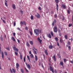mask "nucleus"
<instances>
[{
	"label": "nucleus",
	"instance_id": "nucleus-27",
	"mask_svg": "<svg viewBox=\"0 0 73 73\" xmlns=\"http://www.w3.org/2000/svg\"><path fill=\"white\" fill-rule=\"evenodd\" d=\"M26 45L27 46H29V43L28 42L27 43Z\"/></svg>",
	"mask_w": 73,
	"mask_h": 73
},
{
	"label": "nucleus",
	"instance_id": "nucleus-20",
	"mask_svg": "<svg viewBox=\"0 0 73 73\" xmlns=\"http://www.w3.org/2000/svg\"><path fill=\"white\" fill-rule=\"evenodd\" d=\"M45 52L46 54L47 55V56H48V51H47V50H45Z\"/></svg>",
	"mask_w": 73,
	"mask_h": 73
},
{
	"label": "nucleus",
	"instance_id": "nucleus-59",
	"mask_svg": "<svg viewBox=\"0 0 73 73\" xmlns=\"http://www.w3.org/2000/svg\"><path fill=\"white\" fill-rule=\"evenodd\" d=\"M10 71L11 72V73H12V69H11V68L10 69Z\"/></svg>",
	"mask_w": 73,
	"mask_h": 73
},
{
	"label": "nucleus",
	"instance_id": "nucleus-42",
	"mask_svg": "<svg viewBox=\"0 0 73 73\" xmlns=\"http://www.w3.org/2000/svg\"><path fill=\"white\" fill-rule=\"evenodd\" d=\"M25 30H28V27H27L26 26V27H25Z\"/></svg>",
	"mask_w": 73,
	"mask_h": 73
},
{
	"label": "nucleus",
	"instance_id": "nucleus-23",
	"mask_svg": "<svg viewBox=\"0 0 73 73\" xmlns=\"http://www.w3.org/2000/svg\"><path fill=\"white\" fill-rule=\"evenodd\" d=\"M27 67L29 69H31V66L29 64H28L27 65Z\"/></svg>",
	"mask_w": 73,
	"mask_h": 73
},
{
	"label": "nucleus",
	"instance_id": "nucleus-53",
	"mask_svg": "<svg viewBox=\"0 0 73 73\" xmlns=\"http://www.w3.org/2000/svg\"><path fill=\"white\" fill-rule=\"evenodd\" d=\"M17 30H19V31H20V29L19 27L17 28Z\"/></svg>",
	"mask_w": 73,
	"mask_h": 73
},
{
	"label": "nucleus",
	"instance_id": "nucleus-5",
	"mask_svg": "<svg viewBox=\"0 0 73 73\" xmlns=\"http://www.w3.org/2000/svg\"><path fill=\"white\" fill-rule=\"evenodd\" d=\"M49 68L51 71L52 72V73H54L53 68H52L51 66H50Z\"/></svg>",
	"mask_w": 73,
	"mask_h": 73
},
{
	"label": "nucleus",
	"instance_id": "nucleus-63",
	"mask_svg": "<svg viewBox=\"0 0 73 73\" xmlns=\"http://www.w3.org/2000/svg\"><path fill=\"white\" fill-rule=\"evenodd\" d=\"M31 51H29V54H31Z\"/></svg>",
	"mask_w": 73,
	"mask_h": 73
},
{
	"label": "nucleus",
	"instance_id": "nucleus-39",
	"mask_svg": "<svg viewBox=\"0 0 73 73\" xmlns=\"http://www.w3.org/2000/svg\"><path fill=\"white\" fill-rule=\"evenodd\" d=\"M68 50H70L71 48V47H70V46H69L68 47Z\"/></svg>",
	"mask_w": 73,
	"mask_h": 73
},
{
	"label": "nucleus",
	"instance_id": "nucleus-50",
	"mask_svg": "<svg viewBox=\"0 0 73 73\" xmlns=\"http://www.w3.org/2000/svg\"><path fill=\"white\" fill-rule=\"evenodd\" d=\"M2 21H3V23H5V20H4V19H3V20Z\"/></svg>",
	"mask_w": 73,
	"mask_h": 73
},
{
	"label": "nucleus",
	"instance_id": "nucleus-41",
	"mask_svg": "<svg viewBox=\"0 0 73 73\" xmlns=\"http://www.w3.org/2000/svg\"><path fill=\"white\" fill-rule=\"evenodd\" d=\"M20 12L21 14H23V11H22L20 10Z\"/></svg>",
	"mask_w": 73,
	"mask_h": 73
},
{
	"label": "nucleus",
	"instance_id": "nucleus-21",
	"mask_svg": "<svg viewBox=\"0 0 73 73\" xmlns=\"http://www.w3.org/2000/svg\"><path fill=\"white\" fill-rule=\"evenodd\" d=\"M20 58L21 60H23V56L22 55H21V54L20 55Z\"/></svg>",
	"mask_w": 73,
	"mask_h": 73
},
{
	"label": "nucleus",
	"instance_id": "nucleus-32",
	"mask_svg": "<svg viewBox=\"0 0 73 73\" xmlns=\"http://www.w3.org/2000/svg\"><path fill=\"white\" fill-rule=\"evenodd\" d=\"M30 44H31V45H33V41H30Z\"/></svg>",
	"mask_w": 73,
	"mask_h": 73
},
{
	"label": "nucleus",
	"instance_id": "nucleus-45",
	"mask_svg": "<svg viewBox=\"0 0 73 73\" xmlns=\"http://www.w3.org/2000/svg\"><path fill=\"white\" fill-rule=\"evenodd\" d=\"M23 23H24V22L21 21L20 22V24H23Z\"/></svg>",
	"mask_w": 73,
	"mask_h": 73
},
{
	"label": "nucleus",
	"instance_id": "nucleus-30",
	"mask_svg": "<svg viewBox=\"0 0 73 73\" xmlns=\"http://www.w3.org/2000/svg\"><path fill=\"white\" fill-rule=\"evenodd\" d=\"M55 40L56 41H58V38L57 37H56L55 38Z\"/></svg>",
	"mask_w": 73,
	"mask_h": 73
},
{
	"label": "nucleus",
	"instance_id": "nucleus-37",
	"mask_svg": "<svg viewBox=\"0 0 73 73\" xmlns=\"http://www.w3.org/2000/svg\"><path fill=\"white\" fill-rule=\"evenodd\" d=\"M6 49L7 50H10V49L9 47L6 48Z\"/></svg>",
	"mask_w": 73,
	"mask_h": 73
},
{
	"label": "nucleus",
	"instance_id": "nucleus-33",
	"mask_svg": "<svg viewBox=\"0 0 73 73\" xmlns=\"http://www.w3.org/2000/svg\"><path fill=\"white\" fill-rule=\"evenodd\" d=\"M12 70L13 72L14 73H15V72H16V71L15 70V69H12Z\"/></svg>",
	"mask_w": 73,
	"mask_h": 73
},
{
	"label": "nucleus",
	"instance_id": "nucleus-4",
	"mask_svg": "<svg viewBox=\"0 0 73 73\" xmlns=\"http://www.w3.org/2000/svg\"><path fill=\"white\" fill-rule=\"evenodd\" d=\"M54 32H55V33H57V27L56 26L54 27Z\"/></svg>",
	"mask_w": 73,
	"mask_h": 73
},
{
	"label": "nucleus",
	"instance_id": "nucleus-12",
	"mask_svg": "<svg viewBox=\"0 0 73 73\" xmlns=\"http://www.w3.org/2000/svg\"><path fill=\"white\" fill-rule=\"evenodd\" d=\"M56 10L57 11H58V3H56Z\"/></svg>",
	"mask_w": 73,
	"mask_h": 73
},
{
	"label": "nucleus",
	"instance_id": "nucleus-2",
	"mask_svg": "<svg viewBox=\"0 0 73 73\" xmlns=\"http://www.w3.org/2000/svg\"><path fill=\"white\" fill-rule=\"evenodd\" d=\"M36 50V51H37V49L35 48V47H33V53L35 54H37V52H36V50Z\"/></svg>",
	"mask_w": 73,
	"mask_h": 73
},
{
	"label": "nucleus",
	"instance_id": "nucleus-46",
	"mask_svg": "<svg viewBox=\"0 0 73 73\" xmlns=\"http://www.w3.org/2000/svg\"><path fill=\"white\" fill-rule=\"evenodd\" d=\"M23 25H26V23H25V22L23 21Z\"/></svg>",
	"mask_w": 73,
	"mask_h": 73
},
{
	"label": "nucleus",
	"instance_id": "nucleus-26",
	"mask_svg": "<svg viewBox=\"0 0 73 73\" xmlns=\"http://www.w3.org/2000/svg\"><path fill=\"white\" fill-rule=\"evenodd\" d=\"M21 71L22 73H24V70H23V69L22 68L21 69Z\"/></svg>",
	"mask_w": 73,
	"mask_h": 73
},
{
	"label": "nucleus",
	"instance_id": "nucleus-40",
	"mask_svg": "<svg viewBox=\"0 0 73 73\" xmlns=\"http://www.w3.org/2000/svg\"><path fill=\"white\" fill-rule=\"evenodd\" d=\"M4 53H5V56H7V53L6 52H5Z\"/></svg>",
	"mask_w": 73,
	"mask_h": 73
},
{
	"label": "nucleus",
	"instance_id": "nucleus-38",
	"mask_svg": "<svg viewBox=\"0 0 73 73\" xmlns=\"http://www.w3.org/2000/svg\"><path fill=\"white\" fill-rule=\"evenodd\" d=\"M25 69L26 72H29L28 71V70L27 69V68H25Z\"/></svg>",
	"mask_w": 73,
	"mask_h": 73
},
{
	"label": "nucleus",
	"instance_id": "nucleus-13",
	"mask_svg": "<svg viewBox=\"0 0 73 73\" xmlns=\"http://www.w3.org/2000/svg\"><path fill=\"white\" fill-rule=\"evenodd\" d=\"M38 40L40 44H41V41H42V40H41L39 38H38Z\"/></svg>",
	"mask_w": 73,
	"mask_h": 73
},
{
	"label": "nucleus",
	"instance_id": "nucleus-1",
	"mask_svg": "<svg viewBox=\"0 0 73 73\" xmlns=\"http://www.w3.org/2000/svg\"><path fill=\"white\" fill-rule=\"evenodd\" d=\"M34 31L35 34H36L37 36V35H38L39 33V29H35Z\"/></svg>",
	"mask_w": 73,
	"mask_h": 73
},
{
	"label": "nucleus",
	"instance_id": "nucleus-11",
	"mask_svg": "<svg viewBox=\"0 0 73 73\" xmlns=\"http://www.w3.org/2000/svg\"><path fill=\"white\" fill-rule=\"evenodd\" d=\"M27 57L28 60H29L30 62H31V60H30V58H29V56L28 55H27Z\"/></svg>",
	"mask_w": 73,
	"mask_h": 73
},
{
	"label": "nucleus",
	"instance_id": "nucleus-55",
	"mask_svg": "<svg viewBox=\"0 0 73 73\" xmlns=\"http://www.w3.org/2000/svg\"><path fill=\"white\" fill-rule=\"evenodd\" d=\"M70 62H71V63H72V64H73V60H72V61L70 60Z\"/></svg>",
	"mask_w": 73,
	"mask_h": 73
},
{
	"label": "nucleus",
	"instance_id": "nucleus-54",
	"mask_svg": "<svg viewBox=\"0 0 73 73\" xmlns=\"http://www.w3.org/2000/svg\"><path fill=\"white\" fill-rule=\"evenodd\" d=\"M71 26H72V24H70L69 25V27H71Z\"/></svg>",
	"mask_w": 73,
	"mask_h": 73
},
{
	"label": "nucleus",
	"instance_id": "nucleus-34",
	"mask_svg": "<svg viewBox=\"0 0 73 73\" xmlns=\"http://www.w3.org/2000/svg\"><path fill=\"white\" fill-rule=\"evenodd\" d=\"M60 41L61 43H62V39H60Z\"/></svg>",
	"mask_w": 73,
	"mask_h": 73
},
{
	"label": "nucleus",
	"instance_id": "nucleus-57",
	"mask_svg": "<svg viewBox=\"0 0 73 73\" xmlns=\"http://www.w3.org/2000/svg\"><path fill=\"white\" fill-rule=\"evenodd\" d=\"M54 17H56V18L57 17V15L55 14L54 16Z\"/></svg>",
	"mask_w": 73,
	"mask_h": 73
},
{
	"label": "nucleus",
	"instance_id": "nucleus-44",
	"mask_svg": "<svg viewBox=\"0 0 73 73\" xmlns=\"http://www.w3.org/2000/svg\"><path fill=\"white\" fill-rule=\"evenodd\" d=\"M63 60L64 62H66V59H64Z\"/></svg>",
	"mask_w": 73,
	"mask_h": 73
},
{
	"label": "nucleus",
	"instance_id": "nucleus-62",
	"mask_svg": "<svg viewBox=\"0 0 73 73\" xmlns=\"http://www.w3.org/2000/svg\"><path fill=\"white\" fill-rule=\"evenodd\" d=\"M70 42H68V45H70Z\"/></svg>",
	"mask_w": 73,
	"mask_h": 73
},
{
	"label": "nucleus",
	"instance_id": "nucleus-43",
	"mask_svg": "<svg viewBox=\"0 0 73 73\" xmlns=\"http://www.w3.org/2000/svg\"><path fill=\"white\" fill-rule=\"evenodd\" d=\"M17 41L18 42V43H19V44H20V40H19V39H17Z\"/></svg>",
	"mask_w": 73,
	"mask_h": 73
},
{
	"label": "nucleus",
	"instance_id": "nucleus-52",
	"mask_svg": "<svg viewBox=\"0 0 73 73\" xmlns=\"http://www.w3.org/2000/svg\"><path fill=\"white\" fill-rule=\"evenodd\" d=\"M67 12L68 14H70V11L69 10H67Z\"/></svg>",
	"mask_w": 73,
	"mask_h": 73
},
{
	"label": "nucleus",
	"instance_id": "nucleus-6",
	"mask_svg": "<svg viewBox=\"0 0 73 73\" xmlns=\"http://www.w3.org/2000/svg\"><path fill=\"white\" fill-rule=\"evenodd\" d=\"M35 16L37 18H40L41 17V15L38 13H37L36 15H35Z\"/></svg>",
	"mask_w": 73,
	"mask_h": 73
},
{
	"label": "nucleus",
	"instance_id": "nucleus-17",
	"mask_svg": "<svg viewBox=\"0 0 73 73\" xmlns=\"http://www.w3.org/2000/svg\"><path fill=\"white\" fill-rule=\"evenodd\" d=\"M55 2L56 3V4H58V3L60 2V1L58 0H55Z\"/></svg>",
	"mask_w": 73,
	"mask_h": 73
},
{
	"label": "nucleus",
	"instance_id": "nucleus-24",
	"mask_svg": "<svg viewBox=\"0 0 73 73\" xmlns=\"http://www.w3.org/2000/svg\"><path fill=\"white\" fill-rule=\"evenodd\" d=\"M50 33H51V35L52 37H53V32H52V31H51L50 32Z\"/></svg>",
	"mask_w": 73,
	"mask_h": 73
},
{
	"label": "nucleus",
	"instance_id": "nucleus-31",
	"mask_svg": "<svg viewBox=\"0 0 73 73\" xmlns=\"http://www.w3.org/2000/svg\"><path fill=\"white\" fill-rule=\"evenodd\" d=\"M53 58L54 59V61H56V57H55V56L54 55L53 56Z\"/></svg>",
	"mask_w": 73,
	"mask_h": 73
},
{
	"label": "nucleus",
	"instance_id": "nucleus-48",
	"mask_svg": "<svg viewBox=\"0 0 73 73\" xmlns=\"http://www.w3.org/2000/svg\"><path fill=\"white\" fill-rule=\"evenodd\" d=\"M41 31H42L41 29L39 30V32L40 33H41Z\"/></svg>",
	"mask_w": 73,
	"mask_h": 73
},
{
	"label": "nucleus",
	"instance_id": "nucleus-35",
	"mask_svg": "<svg viewBox=\"0 0 73 73\" xmlns=\"http://www.w3.org/2000/svg\"><path fill=\"white\" fill-rule=\"evenodd\" d=\"M5 5H6V7H8V4L7 2L5 3Z\"/></svg>",
	"mask_w": 73,
	"mask_h": 73
},
{
	"label": "nucleus",
	"instance_id": "nucleus-19",
	"mask_svg": "<svg viewBox=\"0 0 73 73\" xmlns=\"http://www.w3.org/2000/svg\"><path fill=\"white\" fill-rule=\"evenodd\" d=\"M11 39L13 41H16V40H15V38L13 37H12Z\"/></svg>",
	"mask_w": 73,
	"mask_h": 73
},
{
	"label": "nucleus",
	"instance_id": "nucleus-18",
	"mask_svg": "<svg viewBox=\"0 0 73 73\" xmlns=\"http://www.w3.org/2000/svg\"><path fill=\"white\" fill-rule=\"evenodd\" d=\"M30 57L32 58H34V56H33V54H31Z\"/></svg>",
	"mask_w": 73,
	"mask_h": 73
},
{
	"label": "nucleus",
	"instance_id": "nucleus-7",
	"mask_svg": "<svg viewBox=\"0 0 73 73\" xmlns=\"http://www.w3.org/2000/svg\"><path fill=\"white\" fill-rule=\"evenodd\" d=\"M12 7L13 9H16V5H15L14 4H13Z\"/></svg>",
	"mask_w": 73,
	"mask_h": 73
},
{
	"label": "nucleus",
	"instance_id": "nucleus-22",
	"mask_svg": "<svg viewBox=\"0 0 73 73\" xmlns=\"http://www.w3.org/2000/svg\"><path fill=\"white\" fill-rule=\"evenodd\" d=\"M48 48L49 49H52L53 46L52 45H50V46H49Z\"/></svg>",
	"mask_w": 73,
	"mask_h": 73
},
{
	"label": "nucleus",
	"instance_id": "nucleus-9",
	"mask_svg": "<svg viewBox=\"0 0 73 73\" xmlns=\"http://www.w3.org/2000/svg\"><path fill=\"white\" fill-rule=\"evenodd\" d=\"M16 68H19V67L20 65H19V63H17L16 64Z\"/></svg>",
	"mask_w": 73,
	"mask_h": 73
},
{
	"label": "nucleus",
	"instance_id": "nucleus-56",
	"mask_svg": "<svg viewBox=\"0 0 73 73\" xmlns=\"http://www.w3.org/2000/svg\"><path fill=\"white\" fill-rule=\"evenodd\" d=\"M18 35H20H20H21V33H18Z\"/></svg>",
	"mask_w": 73,
	"mask_h": 73
},
{
	"label": "nucleus",
	"instance_id": "nucleus-10",
	"mask_svg": "<svg viewBox=\"0 0 73 73\" xmlns=\"http://www.w3.org/2000/svg\"><path fill=\"white\" fill-rule=\"evenodd\" d=\"M62 7L64 8V9H65V8H66V5H62Z\"/></svg>",
	"mask_w": 73,
	"mask_h": 73
},
{
	"label": "nucleus",
	"instance_id": "nucleus-15",
	"mask_svg": "<svg viewBox=\"0 0 73 73\" xmlns=\"http://www.w3.org/2000/svg\"><path fill=\"white\" fill-rule=\"evenodd\" d=\"M59 64L60 65H62V66H63V64H64V63L62 62H60Z\"/></svg>",
	"mask_w": 73,
	"mask_h": 73
},
{
	"label": "nucleus",
	"instance_id": "nucleus-36",
	"mask_svg": "<svg viewBox=\"0 0 73 73\" xmlns=\"http://www.w3.org/2000/svg\"><path fill=\"white\" fill-rule=\"evenodd\" d=\"M31 20H33V16L31 15Z\"/></svg>",
	"mask_w": 73,
	"mask_h": 73
},
{
	"label": "nucleus",
	"instance_id": "nucleus-25",
	"mask_svg": "<svg viewBox=\"0 0 73 73\" xmlns=\"http://www.w3.org/2000/svg\"><path fill=\"white\" fill-rule=\"evenodd\" d=\"M64 37L66 39H68V36L65 35L64 36Z\"/></svg>",
	"mask_w": 73,
	"mask_h": 73
},
{
	"label": "nucleus",
	"instance_id": "nucleus-60",
	"mask_svg": "<svg viewBox=\"0 0 73 73\" xmlns=\"http://www.w3.org/2000/svg\"><path fill=\"white\" fill-rule=\"evenodd\" d=\"M30 33L31 35H32V32H31V31L30 32Z\"/></svg>",
	"mask_w": 73,
	"mask_h": 73
},
{
	"label": "nucleus",
	"instance_id": "nucleus-49",
	"mask_svg": "<svg viewBox=\"0 0 73 73\" xmlns=\"http://www.w3.org/2000/svg\"><path fill=\"white\" fill-rule=\"evenodd\" d=\"M14 27H15V26H16V22H14Z\"/></svg>",
	"mask_w": 73,
	"mask_h": 73
},
{
	"label": "nucleus",
	"instance_id": "nucleus-16",
	"mask_svg": "<svg viewBox=\"0 0 73 73\" xmlns=\"http://www.w3.org/2000/svg\"><path fill=\"white\" fill-rule=\"evenodd\" d=\"M35 61H37V56L36 55H35Z\"/></svg>",
	"mask_w": 73,
	"mask_h": 73
},
{
	"label": "nucleus",
	"instance_id": "nucleus-29",
	"mask_svg": "<svg viewBox=\"0 0 73 73\" xmlns=\"http://www.w3.org/2000/svg\"><path fill=\"white\" fill-rule=\"evenodd\" d=\"M15 55H16V56H18V53H17V52H15Z\"/></svg>",
	"mask_w": 73,
	"mask_h": 73
},
{
	"label": "nucleus",
	"instance_id": "nucleus-8",
	"mask_svg": "<svg viewBox=\"0 0 73 73\" xmlns=\"http://www.w3.org/2000/svg\"><path fill=\"white\" fill-rule=\"evenodd\" d=\"M47 36L48 37H49V38H52V36H51V35H50V34H49L48 35H47Z\"/></svg>",
	"mask_w": 73,
	"mask_h": 73
},
{
	"label": "nucleus",
	"instance_id": "nucleus-51",
	"mask_svg": "<svg viewBox=\"0 0 73 73\" xmlns=\"http://www.w3.org/2000/svg\"><path fill=\"white\" fill-rule=\"evenodd\" d=\"M13 35L14 36H15V35H16V33H13Z\"/></svg>",
	"mask_w": 73,
	"mask_h": 73
},
{
	"label": "nucleus",
	"instance_id": "nucleus-14",
	"mask_svg": "<svg viewBox=\"0 0 73 73\" xmlns=\"http://www.w3.org/2000/svg\"><path fill=\"white\" fill-rule=\"evenodd\" d=\"M1 53H2V57L4 59V53H3V51H1Z\"/></svg>",
	"mask_w": 73,
	"mask_h": 73
},
{
	"label": "nucleus",
	"instance_id": "nucleus-3",
	"mask_svg": "<svg viewBox=\"0 0 73 73\" xmlns=\"http://www.w3.org/2000/svg\"><path fill=\"white\" fill-rule=\"evenodd\" d=\"M15 45H14V47H13V50H14L16 51L17 52H19V50H18V49H17V48L15 47Z\"/></svg>",
	"mask_w": 73,
	"mask_h": 73
},
{
	"label": "nucleus",
	"instance_id": "nucleus-28",
	"mask_svg": "<svg viewBox=\"0 0 73 73\" xmlns=\"http://www.w3.org/2000/svg\"><path fill=\"white\" fill-rule=\"evenodd\" d=\"M38 9L39 10H40V11H41V7H40V6H39L38 7Z\"/></svg>",
	"mask_w": 73,
	"mask_h": 73
},
{
	"label": "nucleus",
	"instance_id": "nucleus-61",
	"mask_svg": "<svg viewBox=\"0 0 73 73\" xmlns=\"http://www.w3.org/2000/svg\"><path fill=\"white\" fill-rule=\"evenodd\" d=\"M52 25H54V22L53 21L52 23Z\"/></svg>",
	"mask_w": 73,
	"mask_h": 73
},
{
	"label": "nucleus",
	"instance_id": "nucleus-58",
	"mask_svg": "<svg viewBox=\"0 0 73 73\" xmlns=\"http://www.w3.org/2000/svg\"><path fill=\"white\" fill-rule=\"evenodd\" d=\"M54 72H55L56 73H57V72L56 71V70H55Z\"/></svg>",
	"mask_w": 73,
	"mask_h": 73
},
{
	"label": "nucleus",
	"instance_id": "nucleus-47",
	"mask_svg": "<svg viewBox=\"0 0 73 73\" xmlns=\"http://www.w3.org/2000/svg\"><path fill=\"white\" fill-rule=\"evenodd\" d=\"M24 62H25V56H24Z\"/></svg>",
	"mask_w": 73,
	"mask_h": 73
},
{
	"label": "nucleus",
	"instance_id": "nucleus-64",
	"mask_svg": "<svg viewBox=\"0 0 73 73\" xmlns=\"http://www.w3.org/2000/svg\"><path fill=\"white\" fill-rule=\"evenodd\" d=\"M57 45L58 46H59V43H58V42H57Z\"/></svg>",
	"mask_w": 73,
	"mask_h": 73
}]
</instances>
